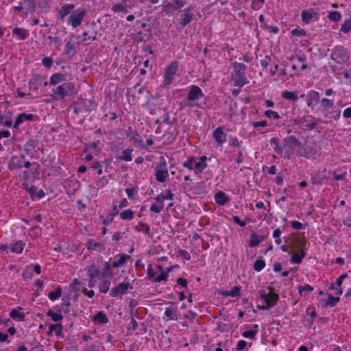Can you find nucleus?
<instances>
[{
  "mask_svg": "<svg viewBox=\"0 0 351 351\" xmlns=\"http://www.w3.org/2000/svg\"><path fill=\"white\" fill-rule=\"evenodd\" d=\"M75 84L73 82H65L53 89L52 97L55 100H62L66 97L74 94Z\"/></svg>",
  "mask_w": 351,
  "mask_h": 351,
  "instance_id": "obj_1",
  "label": "nucleus"
},
{
  "mask_svg": "<svg viewBox=\"0 0 351 351\" xmlns=\"http://www.w3.org/2000/svg\"><path fill=\"white\" fill-rule=\"evenodd\" d=\"M154 171L156 180L159 182H164L169 175L167 164L164 157L160 158V161L156 164Z\"/></svg>",
  "mask_w": 351,
  "mask_h": 351,
  "instance_id": "obj_2",
  "label": "nucleus"
},
{
  "mask_svg": "<svg viewBox=\"0 0 351 351\" xmlns=\"http://www.w3.org/2000/svg\"><path fill=\"white\" fill-rule=\"evenodd\" d=\"M330 58L337 64H343L349 58V51L342 46H336L332 49Z\"/></svg>",
  "mask_w": 351,
  "mask_h": 351,
  "instance_id": "obj_3",
  "label": "nucleus"
},
{
  "mask_svg": "<svg viewBox=\"0 0 351 351\" xmlns=\"http://www.w3.org/2000/svg\"><path fill=\"white\" fill-rule=\"evenodd\" d=\"M178 69L177 62H173L166 67L164 74V86H168L173 82Z\"/></svg>",
  "mask_w": 351,
  "mask_h": 351,
  "instance_id": "obj_4",
  "label": "nucleus"
},
{
  "mask_svg": "<svg viewBox=\"0 0 351 351\" xmlns=\"http://www.w3.org/2000/svg\"><path fill=\"white\" fill-rule=\"evenodd\" d=\"M203 96L201 88L196 85H192L190 87L189 92L187 96V101L184 103L186 107H193V104L192 101L197 100Z\"/></svg>",
  "mask_w": 351,
  "mask_h": 351,
  "instance_id": "obj_5",
  "label": "nucleus"
},
{
  "mask_svg": "<svg viewBox=\"0 0 351 351\" xmlns=\"http://www.w3.org/2000/svg\"><path fill=\"white\" fill-rule=\"evenodd\" d=\"M268 289L271 292L269 294L267 295L264 291H260L258 293L261 298L263 299L266 304L270 305V307H271L277 304V302L279 300V295L277 293H272L274 291L273 287H268Z\"/></svg>",
  "mask_w": 351,
  "mask_h": 351,
  "instance_id": "obj_6",
  "label": "nucleus"
},
{
  "mask_svg": "<svg viewBox=\"0 0 351 351\" xmlns=\"http://www.w3.org/2000/svg\"><path fill=\"white\" fill-rule=\"evenodd\" d=\"M85 14L86 10L84 9L74 10L69 16V23L73 28L80 26Z\"/></svg>",
  "mask_w": 351,
  "mask_h": 351,
  "instance_id": "obj_7",
  "label": "nucleus"
},
{
  "mask_svg": "<svg viewBox=\"0 0 351 351\" xmlns=\"http://www.w3.org/2000/svg\"><path fill=\"white\" fill-rule=\"evenodd\" d=\"M24 159L25 156L23 154L12 156L8 162V169L11 171L22 169Z\"/></svg>",
  "mask_w": 351,
  "mask_h": 351,
  "instance_id": "obj_8",
  "label": "nucleus"
},
{
  "mask_svg": "<svg viewBox=\"0 0 351 351\" xmlns=\"http://www.w3.org/2000/svg\"><path fill=\"white\" fill-rule=\"evenodd\" d=\"M132 289L129 282H123L118 284L115 287L112 288L110 295L112 297H117L119 295L126 294L128 289Z\"/></svg>",
  "mask_w": 351,
  "mask_h": 351,
  "instance_id": "obj_9",
  "label": "nucleus"
},
{
  "mask_svg": "<svg viewBox=\"0 0 351 351\" xmlns=\"http://www.w3.org/2000/svg\"><path fill=\"white\" fill-rule=\"evenodd\" d=\"M297 155L304 158H310L317 154V150L312 146L305 145L298 149Z\"/></svg>",
  "mask_w": 351,
  "mask_h": 351,
  "instance_id": "obj_10",
  "label": "nucleus"
},
{
  "mask_svg": "<svg viewBox=\"0 0 351 351\" xmlns=\"http://www.w3.org/2000/svg\"><path fill=\"white\" fill-rule=\"evenodd\" d=\"M301 16L302 21L306 23H309L312 20H318L317 13L313 9L303 10Z\"/></svg>",
  "mask_w": 351,
  "mask_h": 351,
  "instance_id": "obj_11",
  "label": "nucleus"
},
{
  "mask_svg": "<svg viewBox=\"0 0 351 351\" xmlns=\"http://www.w3.org/2000/svg\"><path fill=\"white\" fill-rule=\"evenodd\" d=\"M307 106L311 108H313L317 102L319 100V93L315 90H311L307 94Z\"/></svg>",
  "mask_w": 351,
  "mask_h": 351,
  "instance_id": "obj_12",
  "label": "nucleus"
},
{
  "mask_svg": "<svg viewBox=\"0 0 351 351\" xmlns=\"http://www.w3.org/2000/svg\"><path fill=\"white\" fill-rule=\"evenodd\" d=\"M184 13L181 16V21L180 25L181 28H183L186 25L190 23L193 19L194 14L191 12L190 8H186L184 10Z\"/></svg>",
  "mask_w": 351,
  "mask_h": 351,
  "instance_id": "obj_13",
  "label": "nucleus"
},
{
  "mask_svg": "<svg viewBox=\"0 0 351 351\" xmlns=\"http://www.w3.org/2000/svg\"><path fill=\"white\" fill-rule=\"evenodd\" d=\"M234 73L237 77L245 76L247 66L243 63L234 62L232 63Z\"/></svg>",
  "mask_w": 351,
  "mask_h": 351,
  "instance_id": "obj_14",
  "label": "nucleus"
},
{
  "mask_svg": "<svg viewBox=\"0 0 351 351\" xmlns=\"http://www.w3.org/2000/svg\"><path fill=\"white\" fill-rule=\"evenodd\" d=\"M34 120V115L32 114L21 113L16 117L14 128H18L24 121H32Z\"/></svg>",
  "mask_w": 351,
  "mask_h": 351,
  "instance_id": "obj_15",
  "label": "nucleus"
},
{
  "mask_svg": "<svg viewBox=\"0 0 351 351\" xmlns=\"http://www.w3.org/2000/svg\"><path fill=\"white\" fill-rule=\"evenodd\" d=\"M214 139L221 145L226 140V134L220 128H216L213 132Z\"/></svg>",
  "mask_w": 351,
  "mask_h": 351,
  "instance_id": "obj_16",
  "label": "nucleus"
},
{
  "mask_svg": "<svg viewBox=\"0 0 351 351\" xmlns=\"http://www.w3.org/2000/svg\"><path fill=\"white\" fill-rule=\"evenodd\" d=\"M36 147V141L29 139L24 145V151L26 154L30 157H33L34 154V149Z\"/></svg>",
  "mask_w": 351,
  "mask_h": 351,
  "instance_id": "obj_17",
  "label": "nucleus"
},
{
  "mask_svg": "<svg viewBox=\"0 0 351 351\" xmlns=\"http://www.w3.org/2000/svg\"><path fill=\"white\" fill-rule=\"evenodd\" d=\"M75 5L73 4H65L59 10L58 15L61 20L67 16L71 11L73 10Z\"/></svg>",
  "mask_w": 351,
  "mask_h": 351,
  "instance_id": "obj_18",
  "label": "nucleus"
},
{
  "mask_svg": "<svg viewBox=\"0 0 351 351\" xmlns=\"http://www.w3.org/2000/svg\"><path fill=\"white\" fill-rule=\"evenodd\" d=\"M134 230L137 232H144L149 238L153 237V234L150 232L149 226L143 222H139L138 224L134 227Z\"/></svg>",
  "mask_w": 351,
  "mask_h": 351,
  "instance_id": "obj_19",
  "label": "nucleus"
},
{
  "mask_svg": "<svg viewBox=\"0 0 351 351\" xmlns=\"http://www.w3.org/2000/svg\"><path fill=\"white\" fill-rule=\"evenodd\" d=\"M215 200L217 204L222 206L229 200V198L223 192L219 191L215 195Z\"/></svg>",
  "mask_w": 351,
  "mask_h": 351,
  "instance_id": "obj_20",
  "label": "nucleus"
},
{
  "mask_svg": "<svg viewBox=\"0 0 351 351\" xmlns=\"http://www.w3.org/2000/svg\"><path fill=\"white\" fill-rule=\"evenodd\" d=\"M66 76L64 74L62 73H54L53 74L49 80V83L51 85H56L60 82H62L65 80Z\"/></svg>",
  "mask_w": 351,
  "mask_h": 351,
  "instance_id": "obj_21",
  "label": "nucleus"
},
{
  "mask_svg": "<svg viewBox=\"0 0 351 351\" xmlns=\"http://www.w3.org/2000/svg\"><path fill=\"white\" fill-rule=\"evenodd\" d=\"M12 34L19 37L20 40H25L28 36V32L26 29L21 27H15L12 30Z\"/></svg>",
  "mask_w": 351,
  "mask_h": 351,
  "instance_id": "obj_22",
  "label": "nucleus"
},
{
  "mask_svg": "<svg viewBox=\"0 0 351 351\" xmlns=\"http://www.w3.org/2000/svg\"><path fill=\"white\" fill-rule=\"evenodd\" d=\"M165 315L169 319L171 320H178V315L177 313V311L174 310L173 308L169 307L166 308L165 311Z\"/></svg>",
  "mask_w": 351,
  "mask_h": 351,
  "instance_id": "obj_23",
  "label": "nucleus"
},
{
  "mask_svg": "<svg viewBox=\"0 0 351 351\" xmlns=\"http://www.w3.org/2000/svg\"><path fill=\"white\" fill-rule=\"evenodd\" d=\"M100 271L95 264L91 265L88 269V275L91 278H99Z\"/></svg>",
  "mask_w": 351,
  "mask_h": 351,
  "instance_id": "obj_24",
  "label": "nucleus"
},
{
  "mask_svg": "<svg viewBox=\"0 0 351 351\" xmlns=\"http://www.w3.org/2000/svg\"><path fill=\"white\" fill-rule=\"evenodd\" d=\"M92 321H98L101 324H106L108 322V319L104 313L99 311L92 317Z\"/></svg>",
  "mask_w": 351,
  "mask_h": 351,
  "instance_id": "obj_25",
  "label": "nucleus"
},
{
  "mask_svg": "<svg viewBox=\"0 0 351 351\" xmlns=\"http://www.w3.org/2000/svg\"><path fill=\"white\" fill-rule=\"evenodd\" d=\"M132 151H133L132 148H127V149H124L122 152L123 155L119 156V159L121 160H124V161H127V162L131 161L132 159Z\"/></svg>",
  "mask_w": 351,
  "mask_h": 351,
  "instance_id": "obj_26",
  "label": "nucleus"
},
{
  "mask_svg": "<svg viewBox=\"0 0 351 351\" xmlns=\"http://www.w3.org/2000/svg\"><path fill=\"white\" fill-rule=\"evenodd\" d=\"M282 97L285 99L291 100L293 101H295L298 99V94L296 92H290L288 90L282 92Z\"/></svg>",
  "mask_w": 351,
  "mask_h": 351,
  "instance_id": "obj_27",
  "label": "nucleus"
},
{
  "mask_svg": "<svg viewBox=\"0 0 351 351\" xmlns=\"http://www.w3.org/2000/svg\"><path fill=\"white\" fill-rule=\"evenodd\" d=\"M130 7L127 5H123V4H120V3H116L114 4L112 7V10L114 12H124V13H128L129 12V8Z\"/></svg>",
  "mask_w": 351,
  "mask_h": 351,
  "instance_id": "obj_28",
  "label": "nucleus"
},
{
  "mask_svg": "<svg viewBox=\"0 0 351 351\" xmlns=\"http://www.w3.org/2000/svg\"><path fill=\"white\" fill-rule=\"evenodd\" d=\"M10 317H12V319L16 320V321H19V322H21V321H23L25 319V315L23 313H19L16 309L15 308H13L10 313Z\"/></svg>",
  "mask_w": 351,
  "mask_h": 351,
  "instance_id": "obj_29",
  "label": "nucleus"
},
{
  "mask_svg": "<svg viewBox=\"0 0 351 351\" xmlns=\"http://www.w3.org/2000/svg\"><path fill=\"white\" fill-rule=\"evenodd\" d=\"M340 298L334 297L331 294H328V299L326 302V306L333 307L339 302Z\"/></svg>",
  "mask_w": 351,
  "mask_h": 351,
  "instance_id": "obj_30",
  "label": "nucleus"
},
{
  "mask_svg": "<svg viewBox=\"0 0 351 351\" xmlns=\"http://www.w3.org/2000/svg\"><path fill=\"white\" fill-rule=\"evenodd\" d=\"M134 213L131 209H126L120 213L122 219L131 220L134 218Z\"/></svg>",
  "mask_w": 351,
  "mask_h": 351,
  "instance_id": "obj_31",
  "label": "nucleus"
},
{
  "mask_svg": "<svg viewBox=\"0 0 351 351\" xmlns=\"http://www.w3.org/2000/svg\"><path fill=\"white\" fill-rule=\"evenodd\" d=\"M23 243L21 241H18L12 245L11 251L18 254L21 253L23 250Z\"/></svg>",
  "mask_w": 351,
  "mask_h": 351,
  "instance_id": "obj_32",
  "label": "nucleus"
},
{
  "mask_svg": "<svg viewBox=\"0 0 351 351\" xmlns=\"http://www.w3.org/2000/svg\"><path fill=\"white\" fill-rule=\"evenodd\" d=\"M62 291V288L60 287H58L54 291H51L49 293V298L52 301L56 300V299L61 296Z\"/></svg>",
  "mask_w": 351,
  "mask_h": 351,
  "instance_id": "obj_33",
  "label": "nucleus"
},
{
  "mask_svg": "<svg viewBox=\"0 0 351 351\" xmlns=\"http://www.w3.org/2000/svg\"><path fill=\"white\" fill-rule=\"evenodd\" d=\"M233 82H234V85L235 86H239V87L243 86L245 84H246L248 82L245 76L237 77V78H234L233 80Z\"/></svg>",
  "mask_w": 351,
  "mask_h": 351,
  "instance_id": "obj_34",
  "label": "nucleus"
},
{
  "mask_svg": "<svg viewBox=\"0 0 351 351\" xmlns=\"http://www.w3.org/2000/svg\"><path fill=\"white\" fill-rule=\"evenodd\" d=\"M101 275L104 278H108L112 276V273L110 271V263L109 262H106L105 263L102 269Z\"/></svg>",
  "mask_w": 351,
  "mask_h": 351,
  "instance_id": "obj_35",
  "label": "nucleus"
},
{
  "mask_svg": "<svg viewBox=\"0 0 351 351\" xmlns=\"http://www.w3.org/2000/svg\"><path fill=\"white\" fill-rule=\"evenodd\" d=\"M101 245L100 242H95L93 239H88L87 241V249L89 251L95 250L101 247Z\"/></svg>",
  "mask_w": 351,
  "mask_h": 351,
  "instance_id": "obj_36",
  "label": "nucleus"
},
{
  "mask_svg": "<svg viewBox=\"0 0 351 351\" xmlns=\"http://www.w3.org/2000/svg\"><path fill=\"white\" fill-rule=\"evenodd\" d=\"M46 314L47 316L50 317L53 322H56L61 321L63 318V317L61 314L56 313L51 309L49 310L46 313Z\"/></svg>",
  "mask_w": 351,
  "mask_h": 351,
  "instance_id": "obj_37",
  "label": "nucleus"
},
{
  "mask_svg": "<svg viewBox=\"0 0 351 351\" xmlns=\"http://www.w3.org/2000/svg\"><path fill=\"white\" fill-rule=\"evenodd\" d=\"M313 290V287L310 285H305L304 286H300L298 291L301 296H306V292H310Z\"/></svg>",
  "mask_w": 351,
  "mask_h": 351,
  "instance_id": "obj_38",
  "label": "nucleus"
},
{
  "mask_svg": "<svg viewBox=\"0 0 351 351\" xmlns=\"http://www.w3.org/2000/svg\"><path fill=\"white\" fill-rule=\"evenodd\" d=\"M110 282L108 280H104L99 288L101 293H106L110 289Z\"/></svg>",
  "mask_w": 351,
  "mask_h": 351,
  "instance_id": "obj_39",
  "label": "nucleus"
},
{
  "mask_svg": "<svg viewBox=\"0 0 351 351\" xmlns=\"http://www.w3.org/2000/svg\"><path fill=\"white\" fill-rule=\"evenodd\" d=\"M285 141L287 142V144L291 145H295L298 147H300L301 145V143L299 141V140L294 136H287Z\"/></svg>",
  "mask_w": 351,
  "mask_h": 351,
  "instance_id": "obj_40",
  "label": "nucleus"
},
{
  "mask_svg": "<svg viewBox=\"0 0 351 351\" xmlns=\"http://www.w3.org/2000/svg\"><path fill=\"white\" fill-rule=\"evenodd\" d=\"M333 101L329 99L323 98L321 100V106L324 110H326L328 108L333 107Z\"/></svg>",
  "mask_w": 351,
  "mask_h": 351,
  "instance_id": "obj_41",
  "label": "nucleus"
},
{
  "mask_svg": "<svg viewBox=\"0 0 351 351\" xmlns=\"http://www.w3.org/2000/svg\"><path fill=\"white\" fill-rule=\"evenodd\" d=\"M26 8L31 12L34 13L36 9V0H25L24 1Z\"/></svg>",
  "mask_w": 351,
  "mask_h": 351,
  "instance_id": "obj_42",
  "label": "nucleus"
},
{
  "mask_svg": "<svg viewBox=\"0 0 351 351\" xmlns=\"http://www.w3.org/2000/svg\"><path fill=\"white\" fill-rule=\"evenodd\" d=\"M171 267L167 268V270L166 271H162L160 274H159L155 279L154 282H160L163 280H166L168 276L169 272L171 271Z\"/></svg>",
  "mask_w": 351,
  "mask_h": 351,
  "instance_id": "obj_43",
  "label": "nucleus"
},
{
  "mask_svg": "<svg viewBox=\"0 0 351 351\" xmlns=\"http://www.w3.org/2000/svg\"><path fill=\"white\" fill-rule=\"evenodd\" d=\"M41 232H42V228L40 226L35 225V226H32V228L30 230V235L32 237L37 238L39 236H40Z\"/></svg>",
  "mask_w": 351,
  "mask_h": 351,
  "instance_id": "obj_44",
  "label": "nucleus"
},
{
  "mask_svg": "<svg viewBox=\"0 0 351 351\" xmlns=\"http://www.w3.org/2000/svg\"><path fill=\"white\" fill-rule=\"evenodd\" d=\"M258 237L254 232L250 234V241L249 245L250 247H256L260 244Z\"/></svg>",
  "mask_w": 351,
  "mask_h": 351,
  "instance_id": "obj_45",
  "label": "nucleus"
},
{
  "mask_svg": "<svg viewBox=\"0 0 351 351\" xmlns=\"http://www.w3.org/2000/svg\"><path fill=\"white\" fill-rule=\"evenodd\" d=\"M49 332L55 331L57 336H59L62 333V326L60 324H51L49 327Z\"/></svg>",
  "mask_w": 351,
  "mask_h": 351,
  "instance_id": "obj_46",
  "label": "nucleus"
},
{
  "mask_svg": "<svg viewBox=\"0 0 351 351\" xmlns=\"http://www.w3.org/2000/svg\"><path fill=\"white\" fill-rule=\"evenodd\" d=\"M207 164L206 162L198 161L195 162V174H198L201 173L204 169L207 167Z\"/></svg>",
  "mask_w": 351,
  "mask_h": 351,
  "instance_id": "obj_47",
  "label": "nucleus"
},
{
  "mask_svg": "<svg viewBox=\"0 0 351 351\" xmlns=\"http://www.w3.org/2000/svg\"><path fill=\"white\" fill-rule=\"evenodd\" d=\"M340 31L343 33H349L351 31V19L346 20L341 25Z\"/></svg>",
  "mask_w": 351,
  "mask_h": 351,
  "instance_id": "obj_48",
  "label": "nucleus"
},
{
  "mask_svg": "<svg viewBox=\"0 0 351 351\" xmlns=\"http://www.w3.org/2000/svg\"><path fill=\"white\" fill-rule=\"evenodd\" d=\"M265 266V263L262 259L256 260L253 265L254 269L256 271H261Z\"/></svg>",
  "mask_w": 351,
  "mask_h": 351,
  "instance_id": "obj_49",
  "label": "nucleus"
},
{
  "mask_svg": "<svg viewBox=\"0 0 351 351\" xmlns=\"http://www.w3.org/2000/svg\"><path fill=\"white\" fill-rule=\"evenodd\" d=\"M71 52H75L74 45L71 41H68L65 45L64 53L66 56H70Z\"/></svg>",
  "mask_w": 351,
  "mask_h": 351,
  "instance_id": "obj_50",
  "label": "nucleus"
},
{
  "mask_svg": "<svg viewBox=\"0 0 351 351\" xmlns=\"http://www.w3.org/2000/svg\"><path fill=\"white\" fill-rule=\"evenodd\" d=\"M328 17L329 19L337 22L341 19V14L337 11H332L328 13Z\"/></svg>",
  "mask_w": 351,
  "mask_h": 351,
  "instance_id": "obj_51",
  "label": "nucleus"
},
{
  "mask_svg": "<svg viewBox=\"0 0 351 351\" xmlns=\"http://www.w3.org/2000/svg\"><path fill=\"white\" fill-rule=\"evenodd\" d=\"M270 143L274 144L275 147H274L275 152L277 154H280L282 152V149L278 146L279 139L278 138L274 137L270 139Z\"/></svg>",
  "mask_w": 351,
  "mask_h": 351,
  "instance_id": "obj_52",
  "label": "nucleus"
},
{
  "mask_svg": "<svg viewBox=\"0 0 351 351\" xmlns=\"http://www.w3.org/2000/svg\"><path fill=\"white\" fill-rule=\"evenodd\" d=\"M325 178L317 174L312 177L311 182L314 184H322L324 182Z\"/></svg>",
  "mask_w": 351,
  "mask_h": 351,
  "instance_id": "obj_53",
  "label": "nucleus"
},
{
  "mask_svg": "<svg viewBox=\"0 0 351 351\" xmlns=\"http://www.w3.org/2000/svg\"><path fill=\"white\" fill-rule=\"evenodd\" d=\"M126 135L127 137L132 141V138H134V136H137V131L132 127H129L126 130Z\"/></svg>",
  "mask_w": 351,
  "mask_h": 351,
  "instance_id": "obj_54",
  "label": "nucleus"
},
{
  "mask_svg": "<svg viewBox=\"0 0 351 351\" xmlns=\"http://www.w3.org/2000/svg\"><path fill=\"white\" fill-rule=\"evenodd\" d=\"M265 115L268 118H274V119H278L280 118L278 113L276 111H273L271 110H267L265 112Z\"/></svg>",
  "mask_w": 351,
  "mask_h": 351,
  "instance_id": "obj_55",
  "label": "nucleus"
},
{
  "mask_svg": "<svg viewBox=\"0 0 351 351\" xmlns=\"http://www.w3.org/2000/svg\"><path fill=\"white\" fill-rule=\"evenodd\" d=\"M241 287L239 286H234L233 288L230 291L228 295L231 297H236L239 296L241 292Z\"/></svg>",
  "mask_w": 351,
  "mask_h": 351,
  "instance_id": "obj_56",
  "label": "nucleus"
},
{
  "mask_svg": "<svg viewBox=\"0 0 351 351\" xmlns=\"http://www.w3.org/2000/svg\"><path fill=\"white\" fill-rule=\"evenodd\" d=\"M265 3V0H254L252 1L251 8L256 10L261 8V5Z\"/></svg>",
  "mask_w": 351,
  "mask_h": 351,
  "instance_id": "obj_57",
  "label": "nucleus"
},
{
  "mask_svg": "<svg viewBox=\"0 0 351 351\" xmlns=\"http://www.w3.org/2000/svg\"><path fill=\"white\" fill-rule=\"evenodd\" d=\"M256 332H257L256 330H251L244 331L242 333V336L245 338L254 339L256 336Z\"/></svg>",
  "mask_w": 351,
  "mask_h": 351,
  "instance_id": "obj_58",
  "label": "nucleus"
},
{
  "mask_svg": "<svg viewBox=\"0 0 351 351\" xmlns=\"http://www.w3.org/2000/svg\"><path fill=\"white\" fill-rule=\"evenodd\" d=\"M147 277L149 280L154 281V277L156 275V273L154 271L151 265H149L147 269Z\"/></svg>",
  "mask_w": 351,
  "mask_h": 351,
  "instance_id": "obj_59",
  "label": "nucleus"
},
{
  "mask_svg": "<svg viewBox=\"0 0 351 351\" xmlns=\"http://www.w3.org/2000/svg\"><path fill=\"white\" fill-rule=\"evenodd\" d=\"M193 162H194L193 157H190L183 163V166L184 167L189 169V170H192L193 169Z\"/></svg>",
  "mask_w": 351,
  "mask_h": 351,
  "instance_id": "obj_60",
  "label": "nucleus"
},
{
  "mask_svg": "<svg viewBox=\"0 0 351 351\" xmlns=\"http://www.w3.org/2000/svg\"><path fill=\"white\" fill-rule=\"evenodd\" d=\"M331 117L335 120H338L341 115V110L338 108H333L330 112Z\"/></svg>",
  "mask_w": 351,
  "mask_h": 351,
  "instance_id": "obj_61",
  "label": "nucleus"
},
{
  "mask_svg": "<svg viewBox=\"0 0 351 351\" xmlns=\"http://www.w3.org/2000/svg\"><path fill=\"white\" fill-rule=\"evenodd\" d=\"M302 258L300 256L299 254L293 253L291 256V262L300 264L302 262Z\"/></svg>",
  "mask_w": 351,
  "mask_h": 351,
  "instance_id": "obj_62",
  "label": "nucleus"
},
{
  "mask_svg": "<svg viewBox=\"0 0 351 351\" xmlns=\"http://www.w3.org/2000/svg\"><path fill=\"white\" fill-rule=\"evenodd\" d=\"M164 207V205L163 204H161V205H159V206H157L156 204H153L151 207H150V210L152 212H154V213H160L162 209Z\"/></svg>",
  "mask_w": 351,
  "mask_h": 351,
  "instance_id": "obj_63",
  "label": "nucleus"
},
{
  "mask_svg": "<svg viewBox=\"0 0 351 351\" xmlns=\"http://www.w3.org/2000/svg\"><path fill=\"white\" fill-rule=\"evenodd\" d=\"M43 64L46 67H51L53 64V60L51 58L45 57L42 60Z\"/></svg>",
  "mask_w": 351,
  "mask_h": 351,
  "instance_id": "obj_64",
  "label": "nucleus"
}]
</instances>
